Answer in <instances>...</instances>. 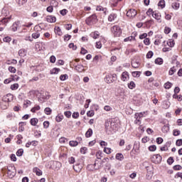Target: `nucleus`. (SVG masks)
<instances>
[{
    "instance_id": "1",
    "label": "nucleus",
    "mask_w": 182,
    "mask_h": 182,
    "mask_svg": "<svg viewBox=\"0 0 182 182\" xmlns=\"http://www.w3.org/2000/svg\"><path fill=\"white\" fill-rule=\"evenodd\" d=\"M7 174L9 177V178H14L15 176L16 175V168H15V166L14 165H9L7 166Z\"/></svg>"
},
{
    "instance_id": "2",
    "label": "nucleus",
    "mask_w": 182,
    "mask_h": 182,
    "mask_svg": "<svg viewBox=\"0 0 182 182\" xmlns=\"http://www.w3.org/2000/svg\"><path fill=\"white\" fill-rule=\"evenodd\" d=\"M85 22L87 25L92 26V25H95V23L97 22V16H96V14H93L90 17L87 18V19L85 20Z\"/></svg>"
},
{
    "instance_id": "3",
    "label": "nucleus",
    "mask_w": 182,
    "mask_h": 182,
    "mask_svg": "<svg viewBox=\"0 0 182 182\" xmlns=\"http://www.w3.org/2000/svg\"><path fill=\"white\" fill-rule=\"evenodd\" d=\"M117 75L116 74H109L106 75V77H105V82H106V83L110 84V83H113V82H115V80H117Z\"/></svg>"
},
{
    "instance_id": "4",
    "label": "nucleus",
    "mask_w": 182,
    "mask_h": 182,
    "mask_svg": "<svg viewBox=\"0 0 182 182\" xmlns=\"http://www.w3.org/2000/svg\"><path fill=\"white\" fill-rule=\"evenodd\" d=\"M111 32L113 33L114 36H120L122 35V29L119 26H114L111 28Z\"/></svg>"
},
{
    "instance_id": "5",
    "label": "nucleus",
    "mask_w": 182,
    "mask_h": 182,
    "mask_svg": "<svg viewBox=\"0 0 182 182\" xmlns=\"http://www.w3.org/2000/svg\"><path fill=\"white\" fill-rule=\"evenodd\" d=\"M97 161H98L97 160H95V162L94 164L87 165V170H88V171H95V170H99V168H100V165L97 166Z\"/></svg>"
},
{
    "instance_id": "6",
    "label": "nucleus",
    "mask_w": 182,
    "mask_h": 182,
    "mask_svg": "<svg viewBox=\"0 0 182 182\" xmlns=\"http://www.w3.org/2000/svg\"><path fill=\"white\" fill-rule=\"evenodd\" d=\"M14 100V95L12 94H7L4 96L1 102H4V103H9V102H12Z\"/></svg>"
},
{
    "instance_id": "7",
    "label": "nucleus",
    "mask_w": 182,
    "mask_h": 182,
    "mask_svg": "<svg viewBox=\"0 0 182 182\" xmlns=\"http://www.w3.org/2000/svg\"><path fill=\"white\" fill-rule=\"evenodd\" d=\"M136 15H137V11L134 9H130L127 12V16H128V18H134Z\"/></svg>"
},
{
    "instance_id": "8",
    "label": "nucleus",
    "mask_w": 182,
    "mask_h": 182,
    "mask_svg": "<svg viewBox=\"0 0 182 182\" xmlns=\"http://www.w3.org/2000/svg\"><path fill=\"white\" fill-rule=\"evenodd\" d=\"M153 18L156 19L159 23H161V14L157 11H154L152 15Z\"/></svg>"
},
{
    "instance_id": "9",
    "label": "nucleus",
    "mask_w": 182,
    "mask_h": 182,
    "mask_svg": "<svg viewBox=\"0 0 182 182\" xmlns=\"http://www.w3.org/2000/svg\"><path fill=\"white\" fill-rule=\"evenodd\" d=\"M46 21H47V22H49V23H53L55 22H56V17H55L53 16H47Z\"/></svg>"
},
{
    "instance_id": "10",
    "label": "nucleus",
    "mask_w": 182,
    "mask_h": 182,
    "mask_svg": "<svg viewBox=\"0 0 182 182\" xmlns=\"http://www.w3.org/2000/svg\"><path fill=\"white\" fill-rule=\"evenodd\" d=\"M121 80L123 82H126V80H129V73H127V72L122 73V74L121 75Z\"/></svg>"
},
{
    "instance_id": "11",
    "label": "nucleus",
    "mask_w": 182,
    "mask_h": 182,
    "mask_svg": "<svg viewBox=\"0 0 182 182\" xmlns=\"http://www.w3.org/2000/svg\"><path fill=\"white\" fill-rule=\"evenodd\" d=\"M27 53H28V51L25 50V48H22L18 50V55L21 56V58H25Z\"/></svg>"
},
{
    "instance_id": "12",
    "label": "nucleus",
    "mask_w": 182,
    "mask_h": 182,
    "mask_svg": "<svg viewBox=\"0 0 182 182\" xmlns=\"http://www.w3.org/2000/svg\"><path fill=\"white\" fill-rule=\"evenodd\" d=\"M19 21L15 22L11 26V31L13 32H16V31H18V28H19Z\"/></svg>"
},
{
    "instance_id": "13",
    "label": "nucleus",
    "mask_w": 182,
    "mask_h": 182,
    "mask_svg": "<svg viewBox=\"0 0 182 182\" xmlns=\"http://www.w3.org/2000/svg\"><path fill=\"white\" fill-rule=\"evenodd\" d=\"M82 166L80 164L73 166V169L75 170V171H76V173H80V171H82Z\"/></svg>"
},
{
    "instance_id": "14",
    "label": "nucleus",
    "mask_w": 182,
    "mask_h": 182,
    "mask_svg": "<svg viewBox=\"0 0 182 182\" xmlns=\"http://www.w3.org/2000/svg\"><path fill=\"white\" fill-rule=\"evenodd\" d=\"M117 18V15L116 14H111L109 17H108V21L109 22H113V21H114V19H116Z\"/></svg>"
},
{
    "instance_id": "15",
    "label": "nucleus",
    "mask_w": 182,
    "mask_h": 182,
    "mask_svg": "<svg viewBox=\"0 0 182 182\" xmlns=\"http://www.w3.org/2000/svg\"><path fill=\"white\" fill-rule=\"evenodd\" d=\"M1 108L3 109V110H6V109H8V106H9V104L7 102H4V101H1L0 102Z\"/></svg>"
},
{
    "instance_id": "16",
    "label": "nucleus",
    "mask_w": 182,
    "mask_h": 182,
    "mask_svg": "<svg viewBox=\"0 0 182 182\" xmlns=\"http://www.w3.org/2000/svg\"><path fill=\"white\" fill-rule=\"evenodd\" d=\"M140 117H143V113L135 114V119H136L135 120L136 124H139V122H140Z\"/></svg>"
},
{
    "instance_id": "17",
    "label": "nucleus",
    "mask_w": 182,
    "mask_h": 182,
    "mask_svg": "<svg viewBox=\"0 0 182 182\" xmlns=\"http://www.w3.org/2000/svg\"><path fill=\"white\" fill-rule=\"evenodd\" d=\"M75 70H77V72H80V73L83 72V70H84L83 65L81 64H78V65H75Z\"/></svg>"
},
{
    "instance_id": "18",
    "label": "nucleus",
    "mask_w": 182,
    "mask_h": 182,
    "mask_svg": "<svg viewBox=\"0 0 182 182\" xmlns=\"http://www.w3.org/2000/svg\"><path fill=\"white\" fill-rule=\"evenodd\" d=\"M33 171L36 174V176H42V171L38 167L34 168Z\"/></svg>"
},
{
    "instance_id": "19",
    "label": "nucleus",
    "mask_w": 182,
    "mask_h": 182,
    "mask_svg": "<svg viewBox=\"0 0 182 182\" xmlns=\"http://www.w3.org/2000/svg\"><path fill=\"white\" fill-rule=\"evenodd\" d=\"M96 11H102L105 14H106L107 9L103 8V6H97L96 8Z\"/></svg>"
},
{
    "instance_id": "20",
    "label": "nucleus",
    "mask_w": 182,
    "mask_h": 182,
    "mask_svg": "<svg viewBox=\"0 0 182 182\" xmlns=\"http://www.w3.org/2000/svg\"><path fill=\"white\" fill-rule=\"evenodd\" d=\"M158 6H160L161 9H164L166 7V1L164 0H161L158 3Z\"/></svg>"
},
{
    "instance_id": "21",
    "label": "nucleus",
    "mask_w": 182,
    "mask_h": 182,
    "mask_svg": "<svg viewBox=\"0 0 182 182\" xmlns=\"http://www.w3.org/2000/svg\"><path fill=\"white\" fill-rule=\"evenodd\" d=\"M132 68H134L135 69H136L137 68H139L140 66V63H139V61L133 60L132 62Z\"/></svg>"
},
{
    "instance_id": "22",
    "label": "nucleus",
    "mask_w": 182,
    "mask_h": 182,
    "mask_svg": "<svg viewBox=\"0 0 182 182\" xmlns=\"http://www.w3.org/2000/svg\"><path fill=\"white\" fill-rule=\"evenodd\" d=\"M38 118H32L30 121L31 126H36L38 124Z\"/></svg>"
},
{
    "instance_id": "23",
    "label": "nucleus",
    "mask_w": 182,
    "mask_h": 182,
    "mask_svg": "<svg viewBox=\"0 0 182 182\" xmlns=\"http://www.w3.org/2000/svg\"><path fill=\"white\" fill-rule=\"evenodd\" d=\"M171 7L173 8V9L177 11V9L180 8V3L174 2L172 4Z\"/></svg>"
},
{
    "instance_id": "24",
    "label": "nucleus",
    "mask_w": 182,
    "mask_h": 182,
    "mask_svg": "<svg viewBox=\"0 0 182 182\" xmlns=\"http://www.w3.org/2000/svg\"><path fill=\"white\" fill-rule=\"evenodd\" d=\"M92 134H93V130L92 129H88V130L85 133L86 137H92Z\"/></svg>"
},
{
    "instance_id": "25",
    "label": "nucleus",
    "mask_w": 182,
    "mask_h": 182,
    "mask_svg": "<svg viewBox=\"0 0 182 182\" xmlns=\"http://www.w3.org/2000/svg\"><path fill=\"white\" fill-rule=\"evenodd\" d=\"M26 122H20L19 128H18L19 132H23V130H25V128L23 127V126H26Z\"/></svg>"
},
{
    "instance_id": "26",
    "label": "nucleus",
    "mask_w": 182,
    "mask_h": 182,
    "mask_svg": "<svg viewBox=\"0 0 182 182\" xmlns=\"http://www.w3.org/2000/svg\"><path fill=\"white\" fill-rule=\"evenodd\" d=\"M115 158L117 160H119V161H122V160L124 159V157L123 156V154L120 153L117 154Z\"/></svg>"
},
{
    "instance_id": "27",
    "label": "nucleus",
    "mask_w": 182,
    "mask_h": 182,
    "mask_svg": "<svg viewBox=\"0 0 182 182\" xmlns=\"http://www.w3.org/2000/svg\"><path fill=\"white\" fill-rule=\"evenodd\" d=\"M128 87L129 89H134V87H136V83H134V82L131 81L129 83H128Z\"/></svg>"
},
{
    "instance_id": "28",
    "label": "nucleus",
    "mask_w": 182,
    "mask_h": 182,
    "mask_svg": "<svg viewBox=\"0 0 182 182\" xmlns=\"http://www.w3.org/2000/svg\"><path fill=\"white\" fill-rule=\"evenodd\" d=\"M69 144L71 147H76V146L79 144V142H77V141H70Z\"/></svg>"
},
{
    "instance_id": "29",
    "label": "nucleus",
    "mask_w": 182,
    "mask_h": 182,
    "mask_svg": "<svg viewBox=\"0 0 182 182\" xmlns=\"http://www.w3.org/2000/svg\"><path fill=\"white\" fill-rule=\"evenodd\" d=\"M50 72H51V75H58V73H59V72H60V69L53 68Z\"/></svg>"
},
{
    "instance_id": "30",
    "label": "nucleus",
    "mask_w": 182,
    "mask_h": 182,
    "mask_svg": "<svg viewBox=\"0 0 182 182\" xmlns=\"http://www.w3.org/2000/svg\"><path fill=\"white\" fill-rule=\"evenodd\" d=\"M130 41H136V38L133 36H131L128 38H124V42H129Z\"/></svg>"
},
{
    "instance_id": "31",
    "label": "nucleus",
    "mask_w": 182,
    "mask_h": 182,
    "mask_svg": "<svg viewBox=\"0 0 182 182\" xmlns=\"http://www.w3.org/2000/svg\"><path fill=\"white\" fill-rule=\"evenodd\" d=\"M176 70H177L175 67L171 68L168 72V75H170V76H172V75H174V73H176Z\"/></svg>"
},
{
    "instance_id": "32",
    "label": "nucleus",
    "mask_w": 182,
    "mask_h": 182,
    "mask_svg": "<svg viewBox=\"0 0 182 182\" xmlns=\"http://www.w3.org/2000/svg\"><path fill=\"white\" fill-rule=\"evenodd\" d=\"M168 130H170V127H168V126H167V125H164V126L162 127V132H163V133H168Z\"/></svg>"
},
{
    "instance_id": "33",
    "label": "nucleus",
    "mask_w": 182,
    "mask_h": 182,
    "mask_svg": "<svg viewBox=\"0 0 182 182\" xmlns=\"http://www.w3.org/2000/svg\"><path fill=\"white\" fill-rule=\"evenodd\" d=\"M28 0H16V3L18 4V5H19L20 6L23 5L24 4H26V1Z\"/></svg>"
},
{
    "instance_id": "34",
    "label": "nucleus",
    "mask_w": 182,
    "mask_h": 182,
    "mask_svg": "<svg viewBox=\"0 0 182 182\" xmlns=\"http://www.w3.org/2000/svg\"><path fill=\"white\" fill-rule=\"evenodd\" d=\"M62 120H63V115H58L55 117V121L58 122V123H60Z\"/></svg>"
},
{
    "instance_id": "35",
    "label": "nucleus",
    "mask_w": 182,
    "mask_h": 182,
    "mask_svg": "<svg viewBox=\"0 0 182 182\" xmlns=\"http://www.w3.org/2000/svg\"><path fill=\"white\" fill-rule=\"evenodd\" d=\"M153 159H156L158 163L161 161V156H160V154L154 155Z\"/></svg>"
},
{
    "instance_id": "36",
    "label": "nucleus",
    "mask_w": 182,
    "mask_h": 182,
    "mask_svg": "<svg viewBox=\"0 0 182 182\" xmlns=\"http://www.w3.org/2000/svg\"><path fill=\"white\" fill-rule=\"evenodd\" d=\"M156 65H163V60L160 58H158L155 60Z\"/></svg>"
},
{
    "instance_id": "37",
    "label": "nucleus",
    "mask_w": 182,
    "mask_h": 182,
    "mask_svg": "<svg viewBox=\"0 0 182 182\" xmlns=\"http://www.w3.org/2000/svg\"><path fill=\"white\" fill-rule=\"evenodd\" d=\"M140 72L139 71H134L132 72V76L134 77H140Z\"/></svg>"
},
{
    "instance_id": "38",
    "label": "nucleus",
    "mask_w": 182,
    "mask_h": 182,
    "mask_svg": "<svg viewBox=\"0 0 182 182\" xmlns=\"http://www.w3.org/2000/svg\"><path fill=\"white\" fill-rule=\"evenodd\" d=\"M19 87V85L18 83H15L11 85V90H16Z\"/></svg>"
},
{
    "instance_id": "39",
    "label": "nucleus",
    "mask_w": 182,
    "mask_h": 182,
    "mask_svg": "<svg viewBox=\"0 0 182 182\" xmlns=\"http://www.w3.org/2000/svg\"><path fill=\"white\" fill-rule=\"evenodd\" d=\"M171 86H173V84L170 82H167L166 83L164 84L165 89H170Z\"/></svg>"
},
{
    "instance_id": "40",
    "label": "nucleus",
    "mask_w": 182,
    "mask_h": 182,
    "mask_svg": "<svg viewBox=\"0 0 182 182\" xmlns=\"http://www.w3.org/2000/svg\"><path fill=\"white\" fill-rule=\"evenodd\" d=\"M11 21V17H8V18H4L1 20V23H4V25L6 23H8V22H9Z\"/></svg>"
},
{
    "instance_id": "41",
    "label": "nucleus",
    "mask_w": 182,
    "mask_h": 182,
    "mask_svg": "<svg viewBox=\"0 0 182 182\" xmlns=\"http://www.w3.org/2000/svg\"><path fill=\"white\" fill-rule=\"evenodd\" d=\"M37 110H41V107L39 105H37V106L33 107L31 111L33 113H35L36 112H37Z\"/></svg>"
},
{
    "instance_id": "42",
    "label": "nucleus",
    "mask_w": 182,
    "mask_h": 182,
    "mask_svg": "<svg viewBox=\"0 0 182 182\" xmlns=\"http://www.w3.org/2000/svg\"><path fill=\"white\" fill-rule=\"evenodd\" d=\"M104 110H105V112H112V110H113V108H112V107L109 105H106L104 107Z\"/></svg>"
},
{
    "instance_id": "43",
    "label": "nucleus",
    "mask_w": 182,
    "mask_h": 182,
    "mask_svg": "<svg viewBox=\"0 0 182 182\" xmlns=\"http://www.w3.org/2000/svg\"><path fill=\"white\" fill-rule=\"evenodd\" d=\"M4 42H6V43H9L12 41V38L9 36H6L3 39Z\"/></svg>"
},
{
    "instance_id": "44",
    "label": "nucleus",
    "mask_w": 182,
    "mask_h": 182,
    "mask_svg": "<svg viewBox=\"0 0 182 182\" xmlns=\"http://www.w3.org/2000/svg\"><path fill=\"white\" fill-rule=\"evenodd\" d=\"M68 77H69V76L67 74L61 75L60 76V80L63 81V80H66V79H68Z\"/></svg>"
},
{
    "instance_id": "45",
    "label": "nucleus",
    "mask_w": 182,
    "mask_h": 182,
    "mask_svg": "<svg viewBox=\"0 0 182 182\" xmlns=\"http://www.w3.org/2000/svg\"><path fill=\"white\" fill-rule=\"evenodd\" d=\"M23 154V149H18L16 152V156L21 157Z\"/></svg>"
},
{
    "instance_id": "46",
    "label": "nucleus",
    "mask_w": 182,
    "mask_h": 182,
    "mask_svg": "<svg viewBox=\"0 0 182 182\" xmlns=\"http://www.w3.org/2000/svg\"><path fill=\"white\" fill-rule=\"evenodd\" d=\"M39 36H41V33L36 32L32 34V38H33V39H38V38H39Z\"/></svg>"
},
{
    "instance_id": "47",
    "label": "nucleus",
    "mask_w": 182,
    "mask_h": 182,
    "mask_svg": "<svg viewBox=\"0 0 182 182\" xmlns=\"http://www.w3.org/2000/svg\"><path fill=\"white\" fill-rule=\"evenodd\" d=\"M9 70L11 72V73H16V68H15L14 67H9Z\"/></svg>"
},
{
    "instance_id": "48",
    "label": "nucleus",
    "mask_w": 182,
    "mask_h": 182,
    "mask_svg": "<svg viewBox=\"0 0 182 182\" xmlns=\"http://www.w3.org/2000/svg\"><path fill=\"white\" fill-rule=\"evenodd\" d=\"M44 112H45L46 114H50V113H52V109L49 107H46L44 109Z\"/></svg>"
},
{
    "instance_id": "49",
    "label": "nucleus",
    "mask_w": 182,
    "mask_h": 182,
    "mask_svg": "<svg viewBox=\"0 0 182 182\" xmlns=\"http://www.w3.org/2000/svg\"><path fill=\"white\" fill-rule=\"evenodd\" d=\"M156 149L157 147L156 146V145H151L149 147V151H156Z\"/></svg>"
},
{
    "instance_id": "50",
    "label": "nucleus",
    "mask_w": 182,
    "mask_h": 182,
    "mask_svg": "<svg viewBox=\"0 0 182 182\" xmlns=\"http://www.w3.org/2000/svg\"><path fill=\"white\" fill-rule=\"evenodd\" d=\"M87 116L88 117H93L95 116V112L94 111H89L87 112Z\"/></svg>"
},
{
    "instance_id": "51",
    "label": "nucleus",
    "mask_w": 182,
    "mask_h": 182,
    "mask_svg": "<svg viewBox=\"0 0 182 182\" xmlns=\"http://www.w3.org/2000/svg\"><path fill=\"white\" fill-rule=\"evenodd\" d=\"M173 136H180L181 134V132L178 129H174L173 131Z\"/></svg>"
},
{
    "instance_id": "52",
    "label": "nucleus",
    "mask_w": 182,
    "mask_h": 182,
    "mask_svg": "<svg viewBox=\"0 0 182 182\" xmlns=\"http://www.w3.org/2000/svg\"><path fill=\"white\" fill-rule=\"evenodd\" d=\"M153 55H154L153 51H149L146 54V58L148 59H151V58H153Z\"/></svg>"
},
{
    "instance_id": "53",
    "label": "nucleus",
    "mask_w": 182,
    "mask_h": 182,
    "mask_svg": "<svg viewBox=\"0 0 182 182\" xmlns=\"http://www.w3.org/2000/svg\"><path fill=\"white\" fill-rule=\"evenodd\" d=\"M64 114L68 117V119H69V117L72 116V112L70 111H66L64 112Z\"/></svg>"
},
{
    "instance_id": "54",
    "label": "nucleus",
    "mask_w": 182,
    "mask_h": 182,
    "mask_svg": "<svg viewBox=\"0 0 182 182\" xmlns=\"http://www.w3.org/2000/svg\"><path fill=\"white\" fill-rule=\"evenodd\" d=\"M104 152L106 153L107 154H110V153H112V149L111 148H105Z\"/></svg>"
},
{
    "instance_id": "55",
    "label": "nucleus",
    "mask_w": 182,
    "mask_h": 182,
    "mask_svg": "<svg viewBox=\"0 0 182 182\" xmlns=\"http://www.w3.org/2000/svg\"><path fill=\"white\" fill-rule=\"evenodd\" d=\"M60 14L63 16H65V15H66V14H68V9H63V10L60 11Z\"/></svg>"
},
{
    "instance_id": "56",
    "label": "nucleus",
    "mask_w": 182,
    "mask_h": 182,
    "mask_svg": "<svg viewBox=\"0 0 182 182\" xmlns=\"http://www.w3.org/2000/svg\"><path fill=\"white\" fill-rule=\"evenodd\" d=\"M167 163L169 165H171L172 163H174V159H173V157H169L167 160Z\"/></svg>"
},
{
    "instance_id": "57",
    "label": "nucleus",
    "mask_w": 182,
    "mask_h": 182,
    "mask_svg": "<svg viewBox=\"0 0 182 182\" xmlns=\"http://www.w3.org/2000/svg\"><path fill=\"white\" fill-rule=\"evenodd\" d=\"M171 32V28H168V27H165V29H164V33L166 34V35H168V33Z\"/></svg>"
},
{
    "instance_id": "58",
    "label": "nucleus",
    "mask_w": 182,
    "mask_h": 182,
    "mask_svg": "<svg viewBox=\"0 0 182 182\" xmlns=\"http://www.w3.org/2000/svg\"><path fill=\"white\" fill-rule=\"evenodd\" d=\"M144 43L146 46H149L150 45V38H146L144 40Z\"/></svg>"
},
{
    "instance_id": "59",
    "label": "nucleus",
    "mask_w": 182,
    "mask_h": 182,
    "mask_svg": "<svg viewBox=\"0 0 182 182\" xmlns=\"http://www.w3.org/2000/svg\"><path fill=\"white\" fill-rule=\"evenodd\" d=\"M68 162L70 163V164H73L75 163V157L71 156L70 158H69Z\"/></svg>"
},
{
    "instance_id": "60",
    "label": "nucleus",
    "mask_w": 182,
    "mask_h": 182,
    "mask_svg": "<svg viewBox=\"0 0 182 182\" xmlns=\"http://www.w3.org/2000/svg\"><path fill=\"white\" fill-rule=\"evenodd\" d=\"M168 46H170V48H173L174 46V41H169L167 42Z\"/></svg>"
},
{
    "instance_id": "61",
    "label": "nucleus",
    "mask_w": 182,
    "mask_h": 182,
    "mask_svg": "<svg viewBox=\"0 0 182 182\" xmlns=\"http://www.w3.org/2000/svg\"><path fill=\"white\" fill-rule=\"evenodd\" d=\"M153 14H154V11H153V9H149L146 11V15L150 16L151 14L153 16Z\"/></svg>"
},
{
    "instance_id": "62",
    "label": "nucleus",
    "mask_w": 182,
    "mask_h": 182,
    "mask_svg": "<svg viewBox=\"0 0 182 182\" xmlns=\"http://www.w3.org/2000/svg\"><path fill=\"white\" fill-rule=\"evenodd\" d=\"M55 32L58 33V35L60 36L62 35V30L59 28V27H57L55 28Z\"/></svg>"
},
{
    "instance_id": "63",
    "label": "nucleus",
    "mask_w": 182,
    "mask_h": 182,
    "mask_svg": "<svg viewBox=\"0 0 182 182\" xmlns=\"http://www.w3.org/2000/svg\"><path fill=\"white\" fill-rule=\"evenodd\" d=\"M176 145L178 146H182V139H178L176 140Z\"/></svg>"
},
{
    "instance_id": "64",
    "label": "nucleus",
    "mask_w": 182,
    "mask_h": 182,
    "mask_svg": "<svg viewBox=\"0 0 182 182\" xmlns=\"http://www.w3.org/2000/svg\"><path fill=\"white\" fill-rule=\"evenodd\" d=\"M181 168H182V167H181V166H180V165H175V166H173V170H176V171H177V170H181Z\"/></svg>"
}]
</instances>
